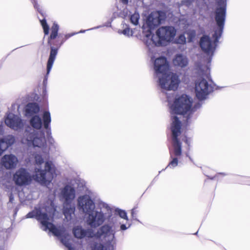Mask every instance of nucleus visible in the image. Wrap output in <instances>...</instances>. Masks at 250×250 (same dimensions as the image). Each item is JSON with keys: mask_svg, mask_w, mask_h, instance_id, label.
Returning <instances> with one entry per match:
<instances>
[{"mask_svg": "<svg viewBox=\"0 0 250 250\" xmlns=\"http://www.w3.org/2000/svg\"><path fill=\"white\" fill-rule=\"evenodd\" d=\"M66 40H65V38H64V39H63V40L61 41V43H60V45H59V47H60V46H61V45L63 43H64V42Z\"/></svg>", "mask_w": 250, "mask_h": 250, "instance_id": "obj_44", "label": "nucleus"}, {"mask_svg": "<svg viewBox=\"0 0 250 250\" xmlns=\"http://www.w3.org/2000/svg\"><path fill=\"white\" fill-rule=\"evenodd\" d=\"M14 196L12 193H10L9 195V202L12 203L14 200Z\"/></svg>", "mask_w": 250, "mask_h": 250, "instance_id": "obj_42", "label": "nucleus"}, {"mask_svg": "<svg viewBox=\"0 0 250 250\" xmlns=\"http://www.w3.org/2000/svg\"><path fill=\"white\" fill-rule=\"evenodd\" d=\"M40 109L38 104L36 103H28L25 107V115L27 117L32 116L34 114L38 113Z\"/></svg>", "mask_w": 250, "mask_h": 250, "instance_id": "obj_25", "label": "nucleus"}, {"mask_svg": "<svg viewBox=\"0 0 250 250\" xmlns=\"http://www.w3.org/2000/svg\"><path fill=\"white\" fill-rule=\"evenodd\" d=\"M75 206L72 203L62 204V211L67 221L71 220L74 215Z\"/></svg>", "mask_w": 250, "mask_h": 250, "instance_id": "obj_21", "label": "nucleus"}, {"mask_svg": "<svg viewBox=\"0 0 250 250\" xmlns=\"http://www.w3.org/2000/svg\"><path fill=\"white\" fill-rule=\"evenodd\" d=\"M43 127L46 130V133L48 138H52L50 123L51 118L49 111H45L42 114Z\"/></svg>", "mask_w": 250, "mask_h": 250, "instance_id": "obj_23", "label": "nucleus"}, {"mask_svg": "<svg viewBox=\"0 0 250 250\" xmlns=\"http://www.w3.org/2000/svg\"><path fill=\"white\" fill-rule=\"evenodd\" d=\"M176 34V30L172 26H164L159 27L156 31V37L152 34L149 40L146 41L147 46H161L167 45L174 38Z\"/></svg>", "mask_w": 250, "mask_h": 250, "instance_id": "obj_5", "label": "nucleus"}, {"mask_svg": "<svg viewBox=\"0 0 250 250\" xmlns=\"http://www.w3.org/2000/svg\"><path fill=\"white\" fill-rule=\"evenodd\" d=\"M111 211V208L108 204L102 201L99 202L98 208L87 214V224L91 228H98L110 217L109 214Z\"/></svg>", "mask_w": 250, "mask_h": 250, "instance_id": "obj_6", "label": "nucleus"}, {"mask_svg": "<svg viewBox=\"0 0 250 250\" xmlns=\"http://www.w3.org/2000/svg\"><path fill=\"white\" fill-rule=\"evenodd\" d=\"M140 19V15L138 13L135 12L131 15L130 17V21L131 23L134 25H138L139 23V20Z\"/></svg>", "mask_w": 250, "mask_h": 250, "instance_id": "obj_30", "label": "nucleus"}, {"mask_svg": "<svg viewBox=\"0 0 250 250\" xmlns=\"http://www.w3.org/2000/svg\"><path fill=\"white\" fill-rule=\"evenodd\" d=\"M42 227H43V230H49L54 236L57 237L61 243L67 248L68 250H75L72 246V244L67 239L64 228L56 227L53 223L49 222V220H47L46 225Z\"/></svg>", "mask_w": 250, "mask_h": 250, "instance_id": "obj_10", "label": "nucleus"}, {"mask_svg": "<svg viewBox=\"0 0 250 250\" xmlns=\"http://www.w3.org/2000/svg\"><path fill=\"white\" fill-rule=\"evenodd\" d=\"M35 160L37 165H41L44 162V160L40 154H36L35 156Z\"/></svg>", "mask_w": 250, "mask_h": 250, "instance_id": "obj_35", "label": "nucleus"}, {"mask_svg": "<svg viewBox=\"0 0 250 250\" xmlns=\"http://www.w3.org/2000/svg\"><path fill=\"white\" fill-rule=\"evenodd\" d=\"M94 237L97 239H100L102 237L107 238L108 239L106 243L111 242V244L115 239V236L112 231V228L110 227V225L105 224L101 227L96 232H94Z\"/></svg>", "mask_w": 250, "mask_h": 250, "instance_id": "obj_16", "label": "nucleus"}, {"mask_svg": "<svg viewBox=\"0 0 250 250\" xmlns=\"http://www.w3.org/2000/svg\"><path fill=\"white\" fill-rule=\"evenodd\" d=\"M32 3L34 4V6L35 9L37 10V11L40 13L42 15V10L39 7V5L38 4L36 0H31Z\"/></svg>", "mask_w": 250, "mask_h": 250, "instance_id": "obj_36", "label": "nucleus"}, {"mask_svg": "<svg viewBox=\"0 0 250 250\" xmlns=\"http://www.w3.org/2000/svg\"><path fill=\"white\" fill-rule=\"evenodd\" d=\"M59 26L57 23H54L52 27H51V32L50 37L48 39V43L50 42V40L55 39L57 36H58V32L59 31Z\"/></svg>", "mask_w": 250, "mask_h": 250, "instance_id": "obj_29", "label": "nucleus"}, {"mask_svg": "<svg viewBox=\"0 0 250 250\" xmlns=\"http://www.w3.org/2000/svg\"><path fill=\"white\" fill-rule=\"evenodd\" d=\"M228 0H216V8L214 11V18L217 27L214 29L212 37L203 35L200 40V46L202 50L208 55L210 56L208 59L210 62L216 49L219 39L221 38L224 28L227 14Z\"/></svg>", "mask_w": 250, "mask_h": 250, "instance_id": "obj_1", "label": "nucleus"}, {"mask_svg": "<svg viewBox=\"0 0 250 250\" xmlns=\"http://www.w3.org/2000/svg\"><path fill=\"white\" fill-rule=\"evenodd\" d=\"M76 196V191L72 186L67 185L61 190L60 199L62 204L72 203Z\"/></svg>", "mask_w": 250, "mask_h": 250, "instance_id": "obj_15", "label": "nucleus"}, {"mask_svg": "<svg viewBox=\"0 0 250 250\" xmlns=\"http://www.w3.org/2000/svg\"><path fill=\"white\" fill-rule=\"evenodd\" d=\"M131 215H132V218L135 220H137V218H136V213L135 211V209L133 208L131 210Z\"/></svg>", "mask_w": 250, "mask_h": 250, "instance_id": "obj_41", "label": "nucleus"}, {"mask_svg": "<svg viewBox=\"0 0 250 250\" xmlns=\"http://www.w3.org/2000/svg\"><path fill=\"white\" fill-rule=\"evenodd\" d=\"M102 26H103L99 25V26H96V27H93V28H90V29H87V30H80L79 32H78V33H83L85 32L86 31L91 30H94V29H98V28H100V27H102Z\"/></svg>", "mask_w": 250, "mask_h": 250, "instance_id": "obj_38", "label": "nucleus"}, {"mask_svg": "<svg viewBox=\"0 0 250 250\" xmlns=\"http://www.w3.org/2000/svg\"><path fill=\"white\" fill-rule=\"evenodd\" d=\"M15 142V138L12 135H8L0 140V156Z\"/></svg>", "mask_w": 250, "mask_h": 250, "instance_id": "obj_20", "label": "nucleus"}, {"mask_svg": "<svg viewBox=\"0 0 250 250\" xmlns=\"http://www.w3.org/2000/svg\"><path fill=\"white\" fill-rule=\"evenodd\" d=\"M2 132V129L0 128V132Z\"/></svg>", "mask_w": 250, "mask_h": 250, "instance_id": "obj_45", "label": "nucleus"}, {"mask_svg": "<svg viewBox=\"0 0 250 250\" xmlns=\"http://www.w3.org/2000/svg\"><path fill=\"white\" fill-rule=\"evenodd\" d=\"M155 77L158 79V85L163 90H175L179 86V76L169 72V66L165 57L156 59L154 62Z\"/></svg>", "mask_w": 250, "mask_h": 250, "instance_id": "obj_2", "label": "nucleus"}, {"mask_svg": "<svg viewBox=\"0 0 250 250\" xmlns=\"http://www.w3.org/2000/svg\"><path fill=\"white\" fill-rule=\"evenodd\" d=\"M192 99L187 95H182L175 99L170 107L171 114L187 115V121L190 118L191 114L199 108L202 104L199 102L192 107Z\"/></svg>", "mask_w": 250, "mask_h": 250, "instance_id": "obj_4", "label": "nucleus"}, {"mask_svg": "<svg viewBox=\"0 0 250 250\" xmlns=\"http://www.w3.org/2000/svg\"><path fill=\"white\" fill-rule=\"evenodd\" d=\"M166 18V13L162 11H153L147 16L146 23L148 29L146 31L143 32L147 40H149L152 36V30L160 25L163 21H165Z\"/></svg>", "mask_w": 250, "mask_h": 250, "instance_id": "obj_8", "label": "nucleus"}, {"mask_svg": "<svg viewBox=\"0 0 250 250\" xmlns=\"http://www.w3.org/2000/svg\"><path fill=\"white\" fill-rule=\"evenodd\" d=\"M40 22L43 29L44 34L48 35L49 33V27L46 22V20L43 19L42 20H40Z\"/></svg>", "mask_w": 250, "mask_h": 250, "instance_id": "obj_32", "label": "nucleus"}, {"mask_svg": "<svg viewBox=\"0 0 250 250\" xmlns=\"http://www.w3.org/2000/svg\"><path fill=\"white\" fill-rule=\"evenodd\" d=\"M120 223H113L110 225L111 228H112V231L115 236V233L120 230Z\"/></svg>", "mask_w": 250, "mask_h": 250, "instance_id": "obj_34", "label": "nucleus"}, {"mask_svg": "<svg viewBox=\"0 0 250 250\" xmlns=\"http://www.w3.org/2000/svg\"><path fill=\"white\" fill-rule=\"evenodd\" d=\"M73 234L75 237L81 239L85 237L92 238L94 237V231L91 228L84 229L81 226H77L73 228Z\"/></svg>", "mask_w": 250, "mask_h": 250, "instance_id": "obj_18", "label": "nucleus"}, {"mask_svg": "<svg viewBox=\"0 0 250 250\" xmlns=\"http://www.w3.org/2000/svg\"><path fill=\"white\" fill-rule=\"evenodd\" d=\"M13 180L16 185L22 186L30 184L32 178L26 169L21 168L14 174Z\"/></svg>", "mask_w": 250, "mask_h": 250, "instance_id": "obj_14", "label": "nucleus"}, {"mask_svg": "<svg viewBox=\"0 0 250 250\" xmlns=\"http://www.w3.org/2000/svg\"><path fill=\"white\" fill-rule=\"evenodd\" d=\"M18 158L13 154H5L1 159L2 166L7 169H12L16 167Z\"/></svg>", "mask_w": 250, "mask_h": 250, "instance_id": "obj_19", "label": "nucleus"}, {"mask_svg": "<svg viewBox=\"0 0 250 250\" xmlns=\"http://www.w3.org/2000/svg\"><path fill=\"white\" fill-rule=\"evenodd\" d=\"M121 2L124 4H127L128 3V0H121Z\"/></svg>", "mask_w": 250, "mask_h": 250, "instance_id": "obj_43", "label": "nucleus"}, {"mask_svg": "<svg viewBox=\"0 0 250 250\" xmlns=\"http://www.w3.org/2000/svg\"><path fill=\"white\" fill-rule=\"evenodd\" d=\"M219 175H223L224 176L226 175V174L225 173H219L217 174H216L215 176H214V177H209V179H210L211 180L216 179Z\"/></svg>", "mask_w": 250, "mask_h": 250, "instance_id": "obj_40", "label": "nucleus"}, {"mask_svg": "<svg viewBox=\"0 0 250 250\" xmlns=\"http://www.w3.org/2000/svg\"><path fill=\"white\" fill-rule=\"evenodd\" d=\"M22 142L26 143L28 145H32L38 147L43 146L46 143L44 133L42 132L41 136L37 137L36 131L28 125L25 127Z\"/></svg>", "mask_w": 250, "mask_h": 250, "instance_id": "obj_9", "label": "nucleus"}, {"mask_svg": "<svg viewBox=\"0 0 250 250\" xmlns=\"http://www.w3.org/2000/svg\"><path fill=\"white\" fill-rule=\"evenodd\" d=\"M31 128L36 129H40L43 125V119L37 115H33L29 121Z\"/></svg>", "mask_w": 250, "mask_h": 250, "instance_id": "obj_26", "label": "nucleus"}, {"mask_svg": "<svg viewBox=\"0 0 250 250\" xmlns=\"http://www.w3.org/2000/svg\"><path fill=\"white\" fill-rule=\"evenodd\" d=\"M123 30L119 29L118 31V33L119 34H123L125 36L129 37L132 35V32L130 31V29L128 24L125 23H122Z\"/></svg>", "mask_w": 250, "mask_h": 250, "instance_id": "obj_28", "label": "nucleus"}, {"mask_svg": "<svg viewBox=\"0 0 250 250\" xmlns=\"http://www.w3.org/2000/svg\"><path fill=\"white\" fill-rule=\"evenodd\" d=\"M4 122L8 127L18 132L23 129L25 123L20 116L10 112L5 115Z\"/></svg>", "mask_w": 250, "mask_h": 250, "instance_id": "obj_12", "label": "nucleus"}, {"mask_svg": "<svg viewBox=\"0 0 250 250\" xmlns=\"http://www.w3.org/2000/svg\"><path fill=\"white\" fill-rule=\"evenodd\" d=\"M213 89V86L206 79L199 80L195 84L196 96L199 101L204 100Z\"/></svg>", "mask_w": 250, "mask_h": 250, "instance_id": "obj_11", "label": "nucleus"}, {"mask_svg": "<svg viewBox=\"0 0 250 250\" xmlns=\"http://www.w3.org/2000/svg\"><path fill=\"white\" fill-rule=\"evenodd\" d=\"M186 42V38L184 34L180 35L175 40L177 44H184Z\"/></svg>", "mask_w": 250, "mask_h": 250, "instance_id": "obj_31", "label": "nucleus"}, {"mask_svg": "<svg viewBox=\"0 0 250 250\" xmlns=\"http://www.w3.org/2000/svg\"><path fill=\"white\" fill-rule=\"evenodd\" d=\"M115 243L111 244V242L106 243L105 245L101 243L95 244L92 248V250H114V244Z\"/></svg>", "mask_w": 250, "mask_h": 250, "instance_id": "obj_27", "label": "nucleus"}, {"mask_svg": "<svg viewBox=\"0 0 250 250\" xmlns=\"http://www.w3.org/2000/svg\"><path fill=\"white\" fill-rule=\"evenodd\" d=\"M131 225L130 224H129L128 225V226L127 227L126 225L125 224H121L120 223V230H125L126 229H127L128 228H129L130 227Z\"/></svg>", "mask_w": 250, "mask_h": 250, "instance_id": "obj_37", "label": "nucleus"}, {"mask_svg": "<svg viewBox=\"0 0 250 250\" xmlns=\"http://www.w3.org/2000/svg\"><path fill=\"white\" fill-rule=\"evenodd\" d=\"M197 233H198V231H197V232L195 233V234L197 235Z\"/></svg>", "mask_w": 250, "mask_h": 250, "instance_id": "obj_46", "label": "nucleus"}, {"mask_svg": "<svg viewBox=\"0 0 250 250\" xmlns=\"http://www.w3.org/2000/svg\"><path fill=\"white\" fill-rule=\"evenodd\" d=\"M56 168L51 161H46L44 164V168H35L34 179L41 185L44 186L49 184L56 176Z\"/></svg>", "mask_w": 250, "mask_h": 250, "instance_id": "obj_7", "label": "nucleus"}, {"mask_svg": "<svg viewBox=\"0 0 250 250\" xmlns=\"http://www.w3.org/2000/svg\"><path fill=\"white\" fill-rule=\"evenodd\" d=\"M171 130L173 150H170L169 153L172 160L169 163L166 168H173L177 166L178 164V158L182 154L181 143L178 138L181 134V122L175 115L171 116Z\"/></svg>", "mask_w": 250, "mask_h": 250, "instance_id": "obj_3", "label": "nucleus"}, {"mask_svg": "<svg viewBox=\"0 0 250 250\" xmlns=\"http://www.w3.org/2000/svg\"><path fill=\"white\" fill-rule=\"evenodd\" d=\"M78 34V33H75V32H73V33H69V34H66L65 36H64V38H65V40H67L68 39V38L71 37L72 36L75 35H76Z\"/></svg>", "mask_w": 250, "mask_h": 250, "instance_id": "obj_39", "label": "nucleus"}, {"mask_svg": "<svg viewBox=\"0 0 250 250\" xmlns=\"http://www.w3.org/2000/svg\"><path fill=\"white\" fill-rule=\"evenodd\" d=\"M58 52V48L54 47L53 46L50 47V51L49 56V58L47 62V68H46V74L45 76V79H47V76L49 75L52 66L53 65L54 62L55 60L56 57Z\"/></svg>", "mask_w": 250, "mask_h": 250, "instance_id": "obj_22", "label": "nucleus"}, {"mask_svg": "<svg viewBox=\"0 0 250 250\" xmlns=\"http://www.w3.org/2000/svg\"><path fill=\"white\" fill-rule=\"evenodd\" d=\"M116 212L121 218L128 220L127 213L125 210L117 208L116 209Z\"/></svg>", "mask_w": 250, "mask_h": 250, "instance_id": "obj_33", "label": "nucleus"}, {"mask_svg": "<svg viewBox=\"0 0 250 250\" xmlns=\"http://www.w3.org/2000/svg\"><path fill=\"white\" fill-rule=\"evenodd\" d=\"M174 65L184 68L188 64V59L186 55L181 53L177 54L173 60Z\"/></svg>", "mask_w": 250, "mask_h": 250, "instance_id": "obj_24", "label": "nucleus"}, {"mask_svg": "<svg viewBox=\"0 0 250 250\" xmlns=\"http://www.w3.org/2000/svg\"><path fill=\"white\" fill-rule=\"evenodd\" d=\"M189 159H190L191 161H192V159H191V158L190 157H189Z\"/></svg>", "mask_w": 250, "mask_h": 250, "instance_id": "obj_47", "label": "nucleus"}, {"mask_svg": "<svg viewBox=\"0 0 250 250\" xmlns=\"http://www.w3.org/2000/svg\"><path fill=\"white\" fill-rule=\"evenodd\" d=\"M78 206L79 210L86 215L96 208L94 202L86 194L79 197Z\"/></svg>", "mask_w": 250, "mask_h": 250, "instance_id": "obj_13", "label": "nucleus"}, {"mask_svg": "<svg viewBox=\"0 0 250 250\" xmlns=\"http://www.w3.org/2000/svg\"><path fill=\"white\" fill-rule=\"evenodd\" d=\"M26 218H35L42 226L46 225V221L49 220L47 213L42 212L40 208L35 207L31 211L28 212L25 216Z\"/></svg>", "mask_w": 250, "mask_h": 250, "instance_id": "obj_17", "label": "nucleus"}]
</instances>
